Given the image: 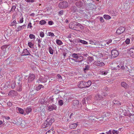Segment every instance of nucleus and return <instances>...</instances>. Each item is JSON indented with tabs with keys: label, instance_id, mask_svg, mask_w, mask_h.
Here are the masks:
<instances>
[{
	"label": "nucleus",
	"instance_id": "cd10ccee",
	"mask_svg": "<svg viewBox=\"0 0 134 134\" xmlns=\"http://www.w3.org/2000/svg\"><path fill=\"white\" fill-rule=\"evenodd\" d=\"M32 109L31 108L28 107L26 110V111L27 114H28L30 112H31Z\"/></svg>",
	"mask_w": 134,
	"mask_h": 134
},
{
	"label": "nucleus",
	"instance_id": "a18cd8bd",
	"mask_svg": "<svg viewBox=\"0 0 134 134\" xmlns=\"http://www.w3.org/2000/svg\"><path fill=\"white\" fill-rule=\"evenodd\" d=\"M29 37L31 39H35V36L33 34H30L29 36Z\"/></svg>",
	"mask_w": 134,
	"mask_h": 134
},
{
	"label": "nucleus",
	"instance_id": "9d476101",
	"mask_svg": "<svg viewBox=\"0 0 134 134\" xmlns=\"http://www.w3.org/2000/svg\"><path fill=\"white\" fill-rule=\"evenodd\" d=\"M35 79V75L33 74H30L28 78V81L29 82H31Z\"/></svg>",
	"mask_w": 134,
	"mask_h": 134
},
{
	"label": "nucleus",
	"instance_id": "5fc2aeb1",
	"mask_svg": "<svg viewBox=\"0 0 134 134\" xmlns=\"http://www.w3.org/2000/svg\"><path fill=\"white\" fill-rule=\"evenodd\" d=\"M40 35L41 37H44V34L43 32H40Z\"/></svg>",
	"mask_w": 134,
	"mask_h": 134
},
{
	"label": "nucleus",
	"instance_id": "79ce46f5",
	"mask_svg": "<svg viewBox=\"0 0 134 134\" xmlns=\"http://www.w3.org/2000/svg\"><path fill=\"white\" fill-rule=\"evenodd\" d=\"M120 69L122 70H124L126 69L122 63H121V66Z\"/></svg>",
	"mask_w": 134,
	"mask_h": 134
},
{
	"label": "nucleus",
	"instance_id": "4c0bfd02",
	"mask_svg": "<svg viewBox=\"0 0 134 134\" xmlns=\"http://www.w3.org/2000/svg\"><path fill=\"white\" fill-rule=\"evenodd\" d=\"M57 79H59V80L61 82L62 80V77L61 76L58 74L57 75Z\"/></svg>",
	"mask_w": 134,
	"mask_h": 134
},
{
	"label": "nucleus",
	"instance_id": "ddd939ff",
	"mask_svg": "<svg viewBox=\"0 0 134 134\" xmlns=\"http://www.w3.org/2000/svg\"><path fill=\"white\" fill-rule=\"evenodd\" d=\"M18 122V123H17V124L18 125H20L22 126H24L25 125V121L23 120L21 118H20L19 119Z\"/></svg>",
	"mask_w": 134,
	"mask_h": 134
},
{
	"label": "nucleus",
	"instance_id": "e2e57ef3",
	"mask_svg": "<svg viewBox=\"0 0 134 134\" xmlns=\"http://www.w3.org/2000/svg\"><path fill=\"white\" fill-rule=\"evenodd\" d=\"M26 1L28 2H34L35 0H26Z\"/></svg>",
	"mask_w": 134,
	"mask_h": 134
},
{
	"label": "nucleus",
	"instance_id": "09e8293b",
	"mask_svg": "<svg viewBox=\"0 0 134 134\" xmlns=\"http://www.w3.org/2000/svg\"><path fill=\"white\" fill-rule=\"evenodd\" d=\"M125 43L127 44H129L130 42V40L129 38H127L125 41Z\"/></svg>",
	"mask_w": 134,
	"mask_h": 134
},
{
	"label": "nucleus",
	"instance_id": "dca6fc26",
	"mask_svg": "<svg viewBox=\"0 0 134 134\" xmlns=\"http://www.w3.org/2000/svg\"><path fill=\"white\" fill-rule=\"evenodd\" d=\"M103 98V97L101 95L97 94L96 95L94 99L96 100L99 101L100 100Z\"/></svg>",
	"mask_w": 134,
	"mask_h": 134
},
{
	"label": "nucleus",
	"instance_id": "f03ea898",
	"mask_svg": "<svg viewBox=\"0 0 134 134\" xmlns=\"http://www.w3.org/2000/svg\"><path fill=\"white\" fill-rule=\"evenodd\" d=\"M89 42V44L92 45H94L97 46L96 47H95L92 46H90V47L91 48L93 47L94 48H100L102 47L103 46L102 44H100L98 40H90Z\"/></svg>",
	"mask_w": 134,
	"mask_h": 134
},
{
	"label": "nucleus",
	"instance_id": "338daca9",
	"mask_svg": "<svg viewBox=\"0 0 134 134\" xmlns=\"http://www.w3.org/2000/svg\"><path fill=\"white\" fill-rule=\"evenodd\" d=\"M59 14L60 15H62L63 14V10L60 11L59 12Z\"/></svg>",
	"mask_w": 134,
	"mask_h": 134
},
{
	"label": "nucleus",
	"instance_id": "2f4dec72",
	"mask_svg": "<svg viewBox=\"0 0 134 134\" xmlns=\"http://www.w3.org/2000/svg\"><path fill=\"white\" fill-rule=\"evenodd\" d=\"M79 104V102L77 100H74L73 101V105L74 106H76L78 105Z\"/></svg>",
	"mask_w": 134,
	"mask_h": 134
},
{
	"label": "nucleus",
	"instance_id": "39448f33",
	"mask_svg": "<svg viewBox=\"0 0 134 134\" xmlns=\"http://www.w3.org/2000/svg\"><path fill=\"white\" fill-rule=\"evenodd\" d=\"M80 24L78 23L74 22H71L69 24V27L71 29L75 30V29L80 26Z\"/></svg>",
	"mask_w": 134,
	"mask_h": 134
},
{
	"label": "nucleus",
	"instance_id": "c85d7f7f",
	"mask_svg": "<svg viewBox=\"0 0 134 134\" xmlns=\"http://www.w3.org/2000/svg\"><path fill=\"white\" fill-rule=\"evenodd\" d=\"M103 17L106 20H109L111 19V17L109 15H104Z\"/></svg>",
	"mask_w": 134,
	"mask_h": 134
},
{
	"label": "nucleus",
	"instance_id": "c756f323",
	"mask_svg": "<svg viewBox=\"0 0 134 134\" xmlns=\"http://www.w3.org/2000/svg\"><path fill=\"white\" fill-rule=\"evenodd\" d=\"M9 46V45H4L2 46L1 47V49L3 50L4 51H5L6 50V48H7Z\"/></svg>",
	"mask_w": 134,
	"mask_h": 134
},
{
	"label": "nucleus",
	"instance_id": "5701e85b",
	"mask_svg": "<svg viewBox=\"0 0 134 134\" xmlns=\"http://www.w3.org/2000/svg\"><path fill=\"white\" fill-rule=\"evenodd\" d=\"M80 130L79 129H77L76 130H73L72 131L71 133L72 134H79L80 132Z\"/></svg>",
	"mask_w": 134,
	"mask_h": 134
},
{
	"label": "nucleus",
	"instance_id": "6ab92c4d",
	"mask_svg": "<svg viewBox=\"0 0 134 134\" xmlns=\"http://www.w3.org/2000/svg\"><path fill=\"white\" fill-rule=\"evenodd\" d=\"M83 3L80 1L79 0L76 1L75 4L77 7H81L83 5Z\"/></svg>",
	"mask_w": 134,
	"mask_h": 134
},
{
	"label": "nucleus",
	"instance_id": "ea45409f",
	"mask_svg": "<svg viewBox=\"0 0 134 134\" xmlns=\"http://www.w3.org/2000/svg\"><path fill=\"white\" fill-rule=\"evenodd\" d=\"M46 23V22L44 20H41L39 22V24L41 25H43Z\"/></svg>",
	"mask_w": 134,
	"mask_h": 134
},
{
	"label": "nucleus",
	"instance_id": "0e129e2a",
	"mask_svg": "<svg viewBox=\"0 0 134 134\" xmlns=\"http://www.w3.org/2000/svg\"><path fill=\"white\" fill-rule=\"evenodd\" d=\"M120 40V38L119 39H118L115 40H114L113 42L114 43H116L117 42H118V41H119Z\"/></svg>",
	"mask_w": 134,
	"mask_h": 134
},
{
	"label": "nucleus",
	"instance_id": "052dcab7",
	"mask_svg": "<svg viewBox=\"0 0 134 134\" xmlns=\"http://www.w3.org/2000/svg\"><path fill=\"white\" fill-rule=\"evenodd\" d=\"M23 22V18H21V19H20L19 21V23H21Z\"/></svg>",
	"mask_w": 134,
	"mask_h": 134
},
{
	"label": "nucleus",
	"instance_id": "c03bdc74",
	"mask_svg": "<svg viewBox=\"0 0 134 134\" xmlns=\"http://www.w3.org/2000/svg\"><path fill=\"white\" fill-rule=\"evenodd\" d=\"M28 45L30 48H32L34 46V44L31 42L28 43Z\"/></svg>",
	"mask_w": 134,
	"mask_h": 134
},
{
	"label": "nucleus",
	"instance_id": "f3484780",
	"mask_svg": "<svg viewBox=\"0 0 134 134\" xmlns=\"http://www.w3.org/2000/svg\"><path fill=\"white\" fill-rule=\"evenodd\" d=\"M92 84V82L90 80H89L87 82H84V84L85 88H88Z\"/></svg>",
	"mask_w": 134,
	"mask_h": 134
},
{
	"label": "nucleus",
	"instance_id": "f257e3e1",
	"mask_svg": "<svg viewBox=\"0 0 134 134\" xmlns=\"http://www.w3.org/2000/svg\"><path fill=\"white\" fill-rule=\"evenodd\" d=\"M71 56L72 58H75V62H79L82 61L83 59V57L80 54L73 53L72 54Z\"/></svg>",
	"mask_w": 134,
	"mask_h": 134
},
{
	"label": "nucleus",
	"instance_id": "473e14b6",
	"mask_svg": "<svg viewBox=\"0 0 134 134\" xmlns=\"http://www.w3.org/2000/svg\"><path fill=\"white\" fill-rule=\"evenodd\" d=\"M56 43L58 45H61L63 44V42L60 40L57 39L56 41Z\"/></svg>",
	"mask_w": 134,
	"mask_h": 134
},
{
	"label": "nucleus",
	"instance_id": "3c124183",
	"mask_svg": "<svg viewBox=\"0 0 134 134\" xmlns=\"http://www.w3.org/2000/svg\"><path fill=\"white\" fill-rule=\"evenodd\" d=\"M48 35L49 36H51V37H53L55 36L54 35V34L51 32H49L48 33Z\"/></svg>",
	"mask_w": 134,
	"mask_h": 134
},
{
	"label": "nucleus",
	"instance_id": "4d7b16f0",
	"mask_svg": "<svg viewBox=\"0 0 134 134\" xmlns=\"http://www.w3.org/2000/svg\"><path fill=\"white\" fill-rule=\"evenodd\" d=\"M32 24L31 23H29L28 24V26H27V28H31L32 27Z\"/></svg>",
	"mask_w": 134,
	"mask_h": 134
},
{
	"label": "nucleus",
	"instance_id": "8fccbe9b",
	"mask_svg": "<svg viewBox=\"0 0 134 134\" xmlns=\"http://www.w3.org/2000/svg\"><path fill=\"white\" fill-rule=\"evenodd\" d=\"M105 115L106 117H110L111 116V114L109 113H107L105 114Z\"/></svg>",
	"mask_w": 134,
	"mask_h": 134
},
{
	"label": "nucleus",
	"instance_id": "bb28decb",
	"mask_svg": "<svg viewBox=\"0 0 134 134\" xmlns=\"http://www.w3.org/2000/svg\"><path fill=\"white\" fill-rule=\"evenodd\" d=\"M99 73L100 74L102 75H106L108 73L107 71H101L99 72Z\"/></svg>",
	"mask_w": 134,
	"mask_h": 134
},
{
	"label": "nucleus",
	"instance_id": "e433bc0d",
	"mask_svg": "<svg viewBox=\"0 0 134 134\" xmlns=\"http://www.w3.org/2000/svg\"><path fill=\"white\" fill-rule=\"evenodd\" d=\"M113 103L115 104H117L118 105H120L121 103L118 101L117 100H114L113 101Z\"/></svg>",
	"mask_w": 134,
	"mask_h": 134
},
{
	"label": "nucleus",
	"instance_id": "393cba45",
	"mask_svg": "<svg viewBox=\"0 0 134 134\" xmlns=\"http://www.w3.org/2000/svg\"><path fill=\"white\" fill-rule=\"evenodd\" d=\"M16 94V92L13 90L11 91L8 93V95L9 96H14Z\"/></svg>",
	"mask_w": 134,
	"mask_h": 134
},
{
	"label": "nucleus",
	"instance_id": "9b49d317",
	"mask_svg": "<svg viewBox=\"0 0 134 134\" xmlns=\"http://www.w3.org/2000/svg\"><path fill=\"white\" fill-rule=\"evenodd\" d=\"M111 54L113 58H115L118 55L119 53L116 50H114L112 51Z\"/></svg>",
	"mask_w": 134,
	"mask_h": 134
},
{
	"label": "nucleus",
	"instance_id": "774afa93",
	"mask_svg": "<svg viewBox=\"0 0 134 134\" xmlns=\"http://www.w3.org/2000/svg\"><path fill=\"white\" fill-rule=\"evenodd\" d=\"M100 21L102 22H104V19L102 17H101L100 18Z\"/></svg>",
	"mask_w": 134,
	"mask_h": 134
},
{
	"label": "nucleus",
	"instance_id": "13d9d810",
	"mask_svg": "<svg viewBox=\"0 0 134 134\" xmlns=\"http://www.w3.org/2000/svg\"><path fill=\"white\" fill-rule=\"evenodd\" d=\"M16 24V20H14L13 22L12 23V25H14Z\"/></svg>",
	"mask_w": 134,
	"mask_h": 134
},
{
	"label": "nucleus",
	"instance_id": "603ef678",
	"mask_svg": "<svg viewBox=\"0 0 134 134\" xmlns=\"http://www.w3.org/2000/svg\"><path fill=\"white\" fill-rule=\"evenodd\" d=\"M119 132L118 131L114 130L112 131V133L113 134H118Z\"/></svg>",
	"mask_w": 134,
	"mask_h": 134
},
{
	"label": "nucleus",
	"instance_id": "412c9836",
	"mask_svg": "<svg viewBox=\"0 0 134 134\" xmlns=\"http://www.w3.org/2000/svg\"><path fill=\"white\" fill-rule=\"evenodd\" d=\"M23 55H31V54L28 51L27 49H25L24 50L23 52L22 53Z\"/></svg>",
	"mask_w": 134,
	"mask_h": 134
},
{
	"label": "nucleus",
	"instance_id": "58836bf2",
	"mask_svg": "<svg viewBox=\"0 0 134 134\" xmlns=\"http://www.w3.org/2000/svg\"><path fill=\"white\" fill-rule=\"evenodd\" d=\"M54 121L53 119H51L48 122V123L49 124H48V125L50 126L51 125L52 123Z\"/></svg>",
	"mask_w": 134,
	"mask_h": 134
},
{
	"label": "nucleus",
	"instance_id": "f704fd0d",
	"mask_svg": "<svg viewBox=\"0 0 134 134\" xmlns=\"http://www.w3.org/2000/svg\"><path fill=\"white\" fill-rule=\"evenodd\" d=\"M18 110L19 112L20 113L22 114H24V110L23 109L21 108H18Z\"/></svg>",
	"mask_w": 134,
	"mask_h": 134
},
{
	"label": "nucleus",
	"instance_id": "f8f14e48",
	"mask_svg": "<svg viewBox=\"0 0 134 134\" xmlns=\"http://www.w3.org/2000/svg\"><path fill=\"white\" fill-rule=\"evenodd\" d=\"M125 30V28L124 27H121L118 29L116 31L118 34H120L124 32Z\"/></svg>",
	"mask_w": 134,
	"mask_h": 134
},
{
	"label": "nucleus",
	"instance_id": "72a5a7b5",
	"mask_svg": "<svg viewBox=\"0 0 134 134\" xmlns=\"http://www.w3.org/2000/svg\"><path fill=\"white\" fill-rule=\"evenodd\" d=\"M49 53L51 54H53V51L52 47H49L48 48Z\"/></svg>",
	"mask_w": 134,
	"mask_h": 134
},
{
	"label": "nucleus",
	"instance_id": "bf43d9fd",
	"mask_svg": "<svg viewBox=\"0 0 134 134\" xmlns=\"http://www.w3.org/2000/svg\"><path fill=\"white\" fill-rule=\"evenodd\" d=\"M16 8V7L15 6H13L11 9V10L12 11H14L15 10V9Z\"/></svg>",
	"mask_w": 134,
	"mask_h": 134
},
{
	"label": "nucleus",
	"instance_id": "a878e982",
	"mask_svg": "<svg viewBox=\"0 0 134 134\" xmlns=\"http://www.w3.org/2000/svg\"><path fill=\"white\" fill-rule=\"evenodd\" d=\"M44 86L42 85H39L36 88V90L37 91L40 90L41 88H44Z\"/></svg>",
	"mask_w": 134,
	"mask_h": 134
},
{
	"label": "nucleus",
	"instance_id": "4468645a",
	"mask_svg": "<svg viewBox=\"0 0 134 134\" xmlns=\"http://www.w3.org/2000/svg\"><path fill=\"white\" fill-rule=\"evenodd\" d=\"M47 81V79L46 78L41 77L38 79L36 82L38 83H45Z\"/></svg>",
	"mask_w": 134,
	"mask_h": 134
},
{
	"label": "nucleus",
	"instance_id": "69168bd1",
	"mask_svg": "<svg viewBox=\"0 0 134 134\" xmlns=\"http://www.w3.org/2000/svg\"><path fill=\"white\" fill-rule=\"evenodd\" d=\"M75 0H68V2H69L71 4L73 2H74Z\"/></svg>",
	"mask_w": 134,
	"mask_h": 134
},
{
	"label": "nucleus",
	"instance_id": "2eb2a0df",
	"mask_svg": "<svg viewBox=\"0 0 134 134\" xmlns=\"http://www.w3.org/2000/svg\"><path fill=\"white\" fill-rule=\"evenodd\" d=\"M48 124L47 120L45 121L44 123L42 126V127L43 128H47V129H49L50 127V126L48 125Z\"/></svg>",
	"mask_w": 134,
	"mask_h": 134
},
{
	"label": "nucleus",
	"instance_id": "0eeeda50",
	"mask_svg": "<svg viewBox=\"0 0 134 134\" xmlns=\"http://www.w3.org/2000/svg\"><path fill=\"white\" fill-rule=\"evenodd\" d=\"M94 64L96 65L101 67L105 65V64L102 61L98 60L95 61Z\"/></svg>",
	"mask_w": 134,
	"mask_h": 134
},
{
	"label": "nucleus",
	"instance_id": "1a4fd4ad",
	"mask_svg": "<svg viewBox=\"0 0 134 134\" xmlns=\"http://www.w3.org/2000/svg\"><path fill=\"white\" fill-rule=\"evenodd\" d=\"M130 56L132 58H134V48H130L127 52Z\"/></svg>",
	"mask_w": 134,
	"mask_h": 134
},
{
	"label": "nucleus",
	"instance_id": "20e7f679",
	"mask_svg": "<svg viewBox=\"0 0 134 134\" xmlns=\"http://www.w3.org/2000/svg\"><path fill=\"white\" fill-rule=\"evenodd\" d=\"M22 75H20L17 77V83L18 86H17V91H21L22 90V83L20 82V81L22 80Z\"/></svg>",
	"mask_w": 134,
	"mask_h": 134
},
{
	"label": "nucleus",
	"instance_id": "4be33fe9",
	"mask_svg": "<svg viewBox=\"0 0 134 134\" xmlns=\"http://www.w3.org/2000/svg\"><path fill=\"white\" fill-rule=\"evenodd\" d=\"M127 71L129 73V74L131 76L134 75V67L131 70H127Z\"/></svg>",
	"mask_w": 134,
	"mask_h": 134
},
{
	"label": "nucleus",
	"instance_id": "6e6d98bb",
	"mask_svg": "<svg viewBox=\"0 0 134 134\" xmlns=\"http://www.w3.org/2000/svg\"><path fill=\"white\" fill-rule=\"evenodd\" d=\"M41 103L42 104H44L46 102V100H44V99H42L41 101Z\"/></svg>",
	"mask_w": 134,
	"mask_h": 134
},
{
	"label": "nucleus",
	"instance_id": "a19ab883",
	"mask_svg": "<svg viewBox=\"0 0 134 134\" xmlns=\"http://www.w3.org/2000/svg\"><path fill=\"white\" fill-rule=\"evenodd\" d=\"M63 104V102L62 100H58V104L60 106H62Z\"/></svg>",
	"mask_w": 134,
	"mask_h": 134
},
{
	"label": "nucleus",
	"instance_id": "680f3d73",
	"mask_svg": "<svg viewBox=\"0 0 134 134\" xmlns=\"http://www.w3.org/2000/svg\"><path fill=\"white\" fill-rule=\"evenodd\" d=\"M112 42V40H109L107 42V44H108L111 43Z\"/></svg>",
	"mask_w": 134,
	"mask_h": 134
},
{
	"label": "nucleus",
	"instance_id": "37998d69",
	"mask_svg": "<svg viewBox=\"0 0 134 134\" xmlns=\"http://www.w3.org/2000/svg\"><path fill=\"white\" fill-rule=\"evenodd\" d=\"M80 42L81 43L84 44H88V43L87 42L83 40H80Z\"/></svg>",
	"mask_w": 134,
	"mask_h": 134
},
{
	"label": "nucleus",
	"instance_id": "b1692460",
	"mask_svg": "<svg viewBox=\"0 0 134 134\" xmlns=\"http://www.w3.org/2000/svg\"><path fill=\"white\" fill-rule=\"evenodd\" d=\"M79 125V123L77 122L76 123L72 124L70 125L69 127L71 128L74 129L76 127Z\"/></svg>",
	"mask_w": 134,
	"mask_h": 134
},
{
	"label": "nucleus",
	"instance_id": "de8ad7c7",
	"mask_svg": "<svg viewBox=\"0 0 134 134\" xmlns=\"http://www.w3.org/2000/svg\"><path fill=\"white\" fill-rule=\"evenodd\" d=\"M69 62L71 63H73L74 61L75 62V60L73 58H69Z\"/></svg>",
	"mask_w": 134,
	"mask_h": 134
},
{
	"label": "nucleus",
	"instance_id": "a211bd4d",
	"mask_svg": "<svg viewBox=\"0 0 134 134\" xmlns=\"http://www.w3.org/2000/svg\"><path fill=\"white\" fill-rule=\"evenodd\" d=\"M78 86L79 88H85L84 82H83L82 81H80L78 83Z\"/></svg>",
	"mask_w": 134,
	"mask_h": 134
},
{
	"label": "nucleus",
	"instance_id": "7ed1b4c3",
	"mask_svg": "<svg viewBox=\"0 0 134 134\" xmlns=\"http://www.w3.org/2000/svg\"><path fill=\"white\" fill-rule=\"evenodd\" d=\"M121 63L118 64L117 63H113L111 64V69L112 70L118 71L121 69Z\"/></svg>",
	"mask_w": 134,
	"mask_h": 134
},
{
	"label": "nucleus",
	"instance_id": "864d4df0",
	"mask_svg": "<svg viewBox=\"0 0 134 134\" xmlns=\"http://www.w3.org/2000/svg\"><path fill=\"white\" fill-rule=\"evenodd\" d=\"M16 85V83L15 82H14L13 83H12L11 85V87L13 89L15 87Z\"/></svg>",
	"mask_w": 134,
	"mask_h": 134
},
{
	"label": "nucleus",
	"instance_id": "aec40b11",
	"mask_svg": "<svg viewBox=\"0 0 134 134\" xmlns=\"http://www.w3.org/2000/svg\"><path fill=\"white\" fill-rule=\"evenodd\" d=\"M121 85L122 87H123L125 89L128 88L129 87L128 85L124 82H122Z\"/></svg>",
	"mask_w": 134,
	"mask_h": 134
},
{
	"label": "nucleus",
	"instance_id": "c9c22d12",
	"mask_svg": "<svg viewBox=\"0 0 134 134\" xmlns=\"http://www.w3.org/2000/svg\"><path fill=\"white\" fill-rule=\"evenodd\" d=\"M90 66L88 65H86L85 66V68L83 69V70L85 72H86V71H87L90 68Z\"/></svg>",
	"mask_w": 134,
	"mask_h": 134
},
{
	"label": "nucleus",
	"instance_id": "7c9ffc66",
	"mask_svg": "<svg viewBox=\"0 0 134 134\" xmlns=\"http://www.w3.org/2000/svg\"><path fill=\"white\" fill-rule=\"evenodd\" d=\"M54 131L52 129L47 132L46 134H54Z\"/></svg>",
	"mask_w": 134,
	"mask_h": 134
},
{
	"label": "nucleus",
	"instance_id": "6e6552de",
	"mask_svg": "<svg viewBox=\"0 0 134 134\" xmlns=\"http://www.w3.org/2000/svg\"><path fill=\"white\" fill-rule=\"evenodd\" d=\"M57 106L54 104H53L48 107L47 110L49 111L50 112L52 111L53 110H56L57 109Z\"/></svg>",
	"mask_w": 134,
	"mask_h": 134
},
{
	"label": "nucleus",
	"instance_id": "423d86ee",
	"mask_svg": "<svg viewBox=\"0 0 134 134\" xmlns=\"http://www.w3.org/2000/svg\"><path fill=\"white\" fill-rule=\"evenodd\" d=\"M68 6V3L66 1H63L60 2L59 4V6L61 8H66Z\"/></svg>",
	"mask_w": 134,
	"mask_h": 134
},
{
	"label": "nucleus",
	"instance_id": "49530a36",
	"mask_svg": "<svg viewBox=\"0 0 134 134\" xmlns=\"http://www.w3.org/2000/svg\"><path fill=\"white\" fill-rule=\"evenodd\" d=\"M25 27V26L24 25H22L21 26H20L18 27V30H17V31H20L22 29H23Z\"/></svg>",
	"mask_w": 134,
	"mask_h": 134
}]
</instances>
